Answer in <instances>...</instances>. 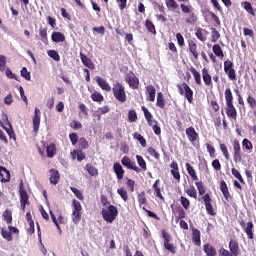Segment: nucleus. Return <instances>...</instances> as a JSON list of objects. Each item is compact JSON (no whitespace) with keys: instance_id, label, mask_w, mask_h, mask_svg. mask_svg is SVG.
<instances>
[{"instance_id":"f257e3e1","label":"nucleus","mask_w":256,"mask_h":256,"mask_svg":"<svg viewBox=\"0 0 256 256\" xmlns=\"http://www.w3.org/2000/svg\"><path fill=\"white\" fill-rule=\"evenodd\" d=\"M185 167L192 181H196L195 185L205 205L206 213H208V215H211V217H215V215H217V212H215V209L213 208V199H211V195L209 193L205 194V184L199 181V177L197 176L195 168H193V166H191L189 162L185 164Z\"/></svg>"},{"instance_id":"f03ea898","label":"nucleus","mask_w":256,"mask_h":256,"mask_svg":"<svg viewBox=\"0 0 256 256\" xmlns=\"http://www.w3.org/2000/svg\"><path fill=\"white\" fill-rule=\"evenodd\" d=\"M224 95H225V101H226V107H225L226 115L228 119L237 121V108H235V105L233 104V92H231V88H226Z\"/></svg>"},{"instance_id":"7ed1b4c3","label":"nucleus","mask_w":256,"mask_h":256,"mask_svg":"<svg viewBox=\"0 0 256 256\" xmlns=\"http://www.w3.org/2000/svg\"><path fill=\"white\" fill-rule=\"evenodd\" d=\"M112 93L116 101L119 103H125L127 101V92H125V86H123V84L120 82L113 84Z\"/></svg>"},{"instance_id":"20e7f679","label":"nucleus","mask_w":256,"mask_h":256,"mask_svg":"<svg viewBox=\"0 0 256 256\" xmlns=\"http://www.w3.org/2000/svg\"><path fill=\"white\" fill-rule=\"evenodd\" d=\"M101 215L106 223H113L117 219V215H119V210L115 205L110 204L107 208L102 209Z\"/></svg>"},{"instance_id":"39448f33","label":"nucleus","mask_w":256,"mask_h":256,"mask_svg":"<svg viewBox=\"0 0 256 256\" xmlns=\"http://www.w3.org/2000/svg\"><path fill=\"white\" fill-rule=\"evenodd\" d=\"M180 8L182 13L186 15L185 23H189V25H193L197 23V14H195L194 8L192 5L180 4Z\"/></svg>"},{"instance_id":"423d86ee","label":"nucleus","mask_w":256,"mask_h":256,"mask_svg":"<svg viewBox=\"0 0 256 256\" xmlns=\"http://www.w3.org/2000/svg\"><path fill=\"white\" fill-rule=\"evenodd\" d=\"M83 206H81V202L77 200L72 201V221L75 225H79L81 222V217L83 215Z\"/></svg>"},{"instance_id":"0eeeda50","label":"nucleus","mask_w":256,"mask_h":256,"mask_svg":"<svg viewBox=\"0 0 256 256\" xmlns=\"http://www.w3.org/2000/svg\"><path fill=\"white\" fill-rule=\"evenodd\" d=\"M141 109L144 113L147 124L149 125V127H152L155 135H161V127L157 125V121H153V114H151V112H149V109H147V107L145 106H142Z\"/></svg>"},{"instance_id":"6e6552de","label":"nucleus","mask_w":256,"mask_h":256,"mask_svg":"<svg viewBox=\"0 0 256 256\" xmlns=\"http://www.w3.org/2000/svg\"><path fill=\"white\" fill-rule=\"evenodd\" d=\"M178 93L185 97L188 103H193V89L185 82L177 84Z\"/></svg>"},{"instance_id":"1a4fd4ad","label":"nucleus","mask_w":256,"mask_h":256,"mask_svg":"<svg viewBox=\"0 0 256 256\" xmlns=\"http://www.w3.org/2000/svg\"><path fill=\"white\" fill-rule=\"evenodd\" d=\"M224 72L230 81H237V71L235 70V64H233V61H224Z\"/></svg>"},{"instance_id":"9d476101","label":"nucleus","mask_w":256,"mask_h":256,"mask_svg":"<svg viewBox=\"0 0 256 256\" xmlns=\"http://www.w3.org/2000/svg\"><path fill=\"white\" fill-rule=\"evenodd\" d=\"M162 238L164 240L163 245L166 251H169L172 255H175V253H177V246L171 243V234L165 230H162Z\"/></svg>"},{"instance_id":"9b49d317","label":"nucleus","mask_w":256,"mask_h":256,"mask_svg":"<svg viewBox=\"0 0 256 256\" xmlns=\"http://www.w3.org/2000/svg\"><path fill=\"white\" fill-rule=\"evenodd\" d=\"M0 72L5 73L8 79H15V81H18L17 75L7 68V57H5V55H0Z\"/></svg>"},{"instance_id":"f8f14e48","label":"nucleus","mask_w":256,"mask_h":256,"mask_svg":"<svg viewBox=\"0 0 256 256\" xmlns=\"http://www.w3.org/2000/svg\"><path fill=\"white\" fill-rule=\"evenodd\" d=\"M19 197H20V207L22 211H25V208L27 205H31V202L29 201V194L27 193V190H25V186H23L22 182L19 186Z\"/></svg>"},{"instance_id":"ddd939ff","label":"nucleus","mask_w":256,"mask_h":256,"mask_svg":"<svg viewBox=\"0 0 256 256\" xmlns=\"http://www.w3.org/2000/svg\"><path fill=\"white\" fill-rule=\"evenodd\" d=\"M232 147L234 163H241V161H243V152L241 151V144L239 143V140L234 139L232 141Z\"/></svg>"},{"instance_id":"4468645a","label":"nucleus","mask_w":256,"mask_h":256,"mask_svg":"<svg viewBox=\"0 0 256 256\" xmlns=\"http://www.w3.org/2000/svg\"><path fill=\"white\" fill-rule=\"evenodd\" d=\"M239 225L241 229L246 233L248 239H255V233L253 232V229H255V224H253V221H249L248 223H245V220H240Z\"/></svg>"},{"instance_id":"2eb2a0df","label":"nucleus","mask_w":256,"mask_h":256,"mask_svg":"<svg viewBox=\"0 0 256 256\" xmlns=\"http://www.w3.org/2000/svg\"><path fill=\"white\" fill-rule=\"evenodd\" d=\"M4 125L3 122H0V126L6 131L9 139H12V141H17V136L15 135V131L13 130V126L11 125V122L9 121V118L5 116Z\"/></svg>"},{"instance_id":"dca6fc26","label":"nucleus","mask_w":256,"mask_h":256,"mask_svg":"<svg viewBox=\"0 0 256 256\" xmlns=\"http://www.w3.org/2000/svg\"><path fill=\"white\" fill-rule=\"evenodd\" d=\"M125 82L129 85L130 89H139V78L133 73V71H129L125 76Z\"/></svg>"},{"instance_id":"f3484780","label":"nucleus","mask_w":256,"mask_h":256,"mask_svg":"<svg viewBox=\"0 0 256 256\" xmlns=\"http://www.w3.org/2000/svg\"><path fill=\"white\" fill-rule=\"evenodd\" d=\"M121 164L123 167H126V169H130L131 171H135V173H141V168L137 166L135 161L131 160L129 156H124L121 159Z\"/></svg>"},{"instance_id":"a211bd4d","label":"nucleus","mask_w":256,"mask_h":256,"mask_svg":"<svg viewBox=\"0 0 256 256\" xmlns=\"http://www.w3.org/2000/svg\"><path fill=\"white\" fill-rule=\"evenodd\" d=\"M170 168V173L173 176V179H175L177 183H181V173L179 172V164L177 161H172Z\"/></svg>"},{"instance_id":"6ab92c4d","label":"nucleus","mask_w":256,"mask_h":256,"mask_svg":"<svg viewBox=\"0 0 256 256\" xmlns=\"http://www.w3.org/2000/svg\"><path fill=\"white\" fill-rule=\"evenodd\" d=\"M228 247L233 256H239L241 254V248L239 247V241H237V239L231 238Z\"/></svg>"},{"instance_id":"aec40b11","label":"nucleus","mask_w":256,"mask_h":256,"mask_svg":"<svg viewBox=\"0 0 256 256\" xmlns=\"http://www.w3.org/2000/svg\"><path fill=\"white\" fill-rule=\"evenodd\" d=\"M41 125V111L39 108H35L33 117V131L34 133H39V127Z\"/></svg>"},{"instance_id":"412c9836","label":"nucleus","mask_w":256,"mask_h":256,"mask_svg":"<svg viewBox=\"0 0 256 256\" xmlns=\"http://www.w3.org/2000/svg\"><path fill=\"white\" fill-rule=\"evenodd\" d=\"M219 189L226 201H233V196H231V193L229 192V187L227 186V182H225V180H222L220 182Z\"/></svg>"},{"instance_id":"4be33fe9","label":"nucleus","mask_w":256,"mask_h":256,"mask_svg":"<svg viewBox=\"0 0 256 256\" xmlns=\"http://www.w3.org/2000/svg\"><path fill=\"white\" fill-rule=\"evenodd\" d=\"M95 81L102 91H106V93L111 91V85H109L107 80L103 79L101 76H96Z\"/></svg>"},{"instance_id":"5701e85b","label":"nucleus","mask_w":256,"mask_h":256,"mask_svg":"<svg viewBox=\"0 0 256 256\" xmlns=\"http://www.w3.org/2000/svg\"><path fill=\"white\" fill-rule=\"evenodd\" d=\"M186 135L190 143H195V141L199 139V133L195 131V128L193 126H190L189 128L186 129Z\"/></svg>"},{"instance_id":"b1692460","label":"nucleus","mask_w":256,"mask_h":256,"mask_svg":"<svg viewBox=\"0 0 256 256\" xmlns=\"http://www.w3.org/2000/svg\"><path fill=\"white\" fill-rule=\"evenodd\" d=\"M202 79L206 87H213V79L211 78V74H209V70L207 68L202 69Z\"/></svg>"},{"instance_id":"393cba45","label":"nucleus","mask_w":256,"mask_h":256,"mask_svg":"<svg viewBox=\"0 0 256 256\" xmlns=\"http://www.w3.org/2000/svg\"><path fill=\"white\" fill-rule=\"evenodd\" d=\"M80 59L84 67L91 70L95 69V63H93V60L87 57V55L83 54V52H80Z\"/></svg>"},{"instance_id":"a878e982","label":"nucleus","mask_w":256,"mask_h":256,"mask_svg":"<svg viewBox=\"0 0 256 256\" xmlns=\"http://www.w3.org/2000/svg\"><path fill=\"white\" fill-rule=\"evenodd\" d=\"M0 181L1 183H7L11 181V173L7 168L0 166Z\"/></svg>"},{"instance_id":"bb28decb","label":"nucleus","mask_w":256,"mask_h":256,"mask_svg":"<svg viewBox=\"0 0 256 256\" xmlns=\"http://www.w3.org/2000/svg\"><path fill=\"white\" fill-rule=\"evenodd\" d=\"M113 169L118 181H121V179L125 177V170L123 169V166H121L118 162H116L113 165Z\"/></svg>"},{"instance_id":"cd10ccee","label":"nucleus","mask_w":256,"mask_h":256,"mask_svg":"<svg viewBox=\"0 0 256 256\" xmlns=\"http://www.w3.org/2000/svg\"><path fill=\"white\" fill-rule=\"evenodd\" d=\"M159 183H161V180L157 179L152 185V189L154 191L155 197H157L161 201H165V197H163V194H161V188L159 187Z\"/></svg>"},{"instance_id":"c85d7f7f","label":"nucleus","mask_w":256,"mask_h":256,"mask_svg":"<svg viewBox=\"0 0 256 256\" xmlns=\"http://www.w3.org/2000/svg\"><path fill=\"white\" fill-rule=\"evenodd\" d=\"M188 49L194 59H199V52L197 51V43L193 40H188Z\"/></svg>"},{"instance_id":"c756f323","label":"nucleus","mask_w":256,"mask_h":256,"mask_svg":"<svg viewBox=\"0 0 256 256\" xmlns=\"http://www.w3.org/2000/svg\"><path fill=\"white\" fill-rule=\"evenodd\" d=\"M207 30L201 28V27H198L195 29V35L197 37V39H199V41H202V43H205V41H207Z\"/></svg>"},{"instance_id":"7c9ffc66","label":"nucleus","mask_w":256,"mask_h":256,"mask_svg":"<svg viewBox=\"0 0 256 256\" xmlns=\"http://www.w3.org/2000/svg\"><path fill=\"white\" fill-rule=\"evenodd\" d=\"M203 251L206 256H217V249H215L210 243L203 245Z\"/></svg>"},{"instance_id":"2f4dec72","label":"nucleus","mask_w":256,"mask_h":256,"mask_svg":"<svg viewBox=\"0 0 256 256\" xmlns=\"http://www.w3.org/2000/svg\"><path fill=\"white\" fill-rule=\"evenodd\" d=\"M59 179H61V175L59 171L56 169H50V183L51 185H57L59 183Z\"/></svg>"},{"instance_id":"473e14b6","label":"nucleus","mask_w":256,"mask_h":256,"mask_svg":"<svg viewBox=\"0 0 256 256\" xmlns=\"http://www.w3.org/2000/svg\"><path fill=\"white\" fill-rule=\"evenodd\" d=\"M146 93H148V101L153 103V101H155V96L157 95V90L155 89V86H146Z\"/></svg>"},{"instance_id":"72a5a7b5","label":"nucleus","mask_w":256,"mask_h":256,"mask_svg":"<svg viewBox=\"0 0 256 256\" xmlns=\"http://www.w3.org/2000/svg\"><path fill=\"white\" fill-rule=\"evenodd\" d=\"M192 241L197 247H201V231L196 228L192 229Z\"/></svg>"},{"instance_id":"f704fd0d","label":"nucleus","mask_w":256,"mask_h":256,"mask_svg":"<svg viewBox=\"0 0 256 256\" xmlns=\"http://www.w3.org/2000/svg\"><path fill=\"white\" fill-rule=\"evenodd\" d=\"M71 157L72 159H77V161H83L87 158V155L85 152H83V150H73L71 152Z\"/></svg>"},{"instance_id":"c9c22d12","label":"nucleus","mask_w":256,"mask_h":256,"mask_svg":"<svg viewBox=\"0 0 256 256\" xmlns=\"http://www.w3.org/2000/svg\"><path fill=\"white\" fill-rule=\"evenodd\" d=\"M51 39L54 43H63L65 41V35L61 32H53Z\"/></svg>"},{"instance_id":"e433bc0d","label":"nucleus","mask_w":256,"mask_h":256,"mask_svg":"<svg viewBox=\"0 0 256 256\" xmlns=\"http://www.w3.org/2000/svg\"><path fill=\"white\" fill-rule=\"evenodd\" d=\"M212 51L216 57H219V59H223L225 57V53H223V48H221V45L214 44L212 47Z\"/></svg>"},{"instance_id":"4c0bfd02","label":"nucleus","mask_w":256,"mask_h":256,"mask_svg":"<svg viewBox=\"0 0 256 256\" xmlns=\"http://www.w3.org/2000/svg\"><path fill=\"white\" fill-rule=\"evenodd\" d=\"M241 7H243V9H245V11L249 13V15L255 17V10H253V5H251V2L244 1L241 3Z\"/></svg>"},{"instance_id":"58836bf2","label":"nucleus","mask_w":256,"mask_h":256,"mask_svg":"<svg viewBox=\"0 0 256 256\" xmlns=\"http://www.w3.org/2000/svg\"><path fill=\"white\" fill-rule=\"evenodd\" d=\"M190 73H192L194 77V81L196 85H202L201 82V73L195 69V67H190Z\"/></svg>"},{"instance_id":"ea45409f","label":"nucleus","mask_w":256,"mask_h":256,"mask_svg":"<svg viewBox=\"0 0 256 256\" xmlns=\"http://www.w3.org/2000/svg\"><path fill=\"white\" fill-rule=\"evenodd\" d=\"M47 157L52 159V157H55L57 155V148L55 147V144L51 143L46 148Z\"/></svg>"},{"instance_id":"a19ab883","label":"nucleus","mask_w":256,"mask_h":256,"mask_svg":"<svg viewBox=\"0 0 256 256\" xmlns=\"http://www.w3.org/2000/svg\"><path fill=\"white\" fill-rule=\"evenodd\" d=\"M85 169H86L87 173H89V175H91V177H97V175H99V170L95 166H93L89 163L86 164Z\"/></svg>"},{"instance_id":"79ce46f5","label":"nucleus","mask_w":256,"mask_h":256,"mask_svg":"<svg viewBox=\"0 0 256 256\" xmlns=\"http://www.w3.org/2000/svg\"><path fill=\"white\" fill-rule=\"evenodd\" d=\"M90 99H92V101L95 103H103V101H105V97L101 95V92L97 91L91 94Z\"/></svg>"},{"instance_id":"37998d69","label":"nucleus","mask_w":256,"mask_h":256,"mask_svg":"<svg viewBox=\"0 0 256 256\" xmlns=\"http://www.w3.org/2000/svg\"><path fill=\"white\" fill-rule=\"evenodd\" d=\"M2 216L4 217V221L7 223V225H11L13 223V214L11 213V210L6 209Z\"/></svg>"},{"instance_id":"c03bdc74","label":"nucleus","mask_w":256,"mask_h":256,"mask_svg":"<svg viewBox=\"0 0 256 256\" xmlns=\"http://www.w3.org/2000/svg\"><path fill=\"white\" fill-rule=\"evenodd\" d=\"M157 107L160 109H165V98L162 94V92L157 93V101H156Z\"/></svg>"},{"instance_id":"a18cd8bd","label":"nucleus","mask_w":256,"mask_h":256,"mask_svg":"<svg viewBox=\"0 0 256 256\" xmlns=\"http://www.w3.org/2000/svg\"><path fill=\"white\" fill-rule=\"evenodd\" d=\"M145 27L148 29L149 33H152V35H157V30L155 29V24L149 19L145 21Z\"/></svg>"},{"instance_id":"49530a36","label":"nucleus","mask_w":256,"mask_h":256,"mask_svg":"<svg viewBox=\"0 0 256 256\" xmlns=\"http://www.w3.org/2000/svg\"><path fill=\"white\" fill-rule=\"evenodd\" d=\"M136 161L140 167V169H142L143 171L147 170V162L145 161V159L143 158V156L141 155H136Z\"/></svg>"},{"instance_id":"de8ad7c7","label":"nucleus","mask_w":256,"mask_h":256,"mask_svg":"<svg viewBox=\"0 0 256 256\" xmlns=\"http://www.w3.org/2000/svg\"><path fill=\"white\" fill-rule=\"evenodd\" d=\"M137 201L140 207L141 205H147V196L145 195V191L138 193Z\"/></svg>"},{"instance_id":"09e8293b","label":"nucleus","mask_w":256,"mask_h":256,"mask_svg":"<svg viewBox=\"0 0 256 256\" xmlns=\"http://www.w3.org/2000/svg\"><path fill=\"white\" fill-rule=\"evenodd\" d=\"M39 36L42 43H48L47 28H39Z\"/></svg>"},{"instance_id":"8fccbe9b","label":"nucleus","mask_w":256,"mask_h":256,"mask_svg":"<svg viewBox=\"0 0 256 256\" xmlns=\"http://www.w3.org/2000/svg\"><path fill=\"white\" fill-rule=\"evenodd\" d=\"M133 137H134V139H136V141H139V143H140V145H142V147H147V140H145L143 135H141L138 132H135Z\"/></svg>"},{"instance_id":"3c124183","label":"nucleus","mask_w":256,"mask_h":256,"mask_svg":"<svg viewBox=\"0 0 256 256\" xmlns=\"http://www.w3.org/2000/svg\"><path fill=\"white\" fill-rule=\"evenodd\" d=\"M186 195L188 197H192V199H197V190L195 186H190L188 189L185 190Z\"/></svg>"},{"instance_id":"603ef678","label":"nucleus","mask_w":256,"mask_h":256,"mask_svg":"<svg viewBox=\"0 0 256 256\" xmlns=\"http://www.w3.org/2000/svg\"><path fill=\"white\" fill-rule=\"evenodd\" d=\"M231 173L236 179H238V181L245 185V179H243V176H241V172H239V170H237L236 168H232Z\"/></svg>"},{"instance_id":"864d4df0","label":"nucleus","mask_w":256,"mask_h":256,"mask_svg":"<svg viewBox=\"0 0 256 256\" xmlns=\"http://www.w3.org/2000/svg\"><path fill=\"white\" fill-rule=\"evenodd\" d=\"M220 151L222 152V154L225 157L226 161H229L231 159V155L229 154V149H227V145L220 144Z\"/></svg>"},{"instance_id":"5fc2aeb1","label":"nucleus","mask_w":256,"mask_h":256,"mask_svg":"<svg viewBox=\"0 0 256 256\" xmlns=\"http://www.w3.org/2000/svg\"><path fill=\"white\" fill-rule=\"evenodd\" d=\"M70 191H72V193H74L75 197L77 199H79V201H83V199H85V197L83 196V192H81L79 189L71 186Z\"/></svg>"},{"instance_id":"6e6d98bb","label":"nucleus","mask_w":256,"mask_h":256,"mask_svg":"<svg viewBox=\"0 0 256 256\" xmlns=\"http://www.w3.org/2000/svg\"><path fill=\"white\" fill-rule=\"evenodd\" d=\"M242 147L243 149H246V151H253V143L247 138L243 139Z\"/></svg>"},{"instance_id":"4d7b16f0","label":"nucleus","mask_w":256,"mask_h":256,"mask_svg":"<svg viewBox=\"0 0 256 256\" xmlns=\"http://www.w3.org/2000/svg\"><path fill=\"white\" fill-rule=\"evenodd\" d=\"M1 235L3 239H6V241H13V235L11 234V231H7L4 228H1Z\"/></svg>"},{"instance_id":"13d9d810","label":"nucleus","mask_w":256,"mask_h":256,"mask_svg":"<svg viewBox=\"0 0 256 256\" xmlns=\"http://www.w3.org/2000/svg\"><path fill=\"white\" fill-rule=\"evenodd\" d=\"M117 193L123 201H129V194H127V190H125V188H118Z\"/></svg>"},{"instance_id":"bf43d9fd","label":"nucleus","mask_w":256,"mask_h":256,"mask_svg":"<svg viewBox=\"0 0 256 256\" xmlns=\"http://www.w3.org/2000/svg\"><path fill=\"white\" fill-rule=\"evenodd\" d=\"M48 56L51 57V59H53L54 61H61V56L59 55V52H57V50H49Z\"/></svg>"},{"instance_id":"052dcab7","label":"nucleus","mask_w":256,"mask_h":256,"mask_svg":"<svg viewBox=\"0 0 256 256\" xmlns=\"http://www.w3.org/2000/svg\"><path fill=\"white\" fill-rule=\"evenodd\" d=\"M165 4L168 9L175 10L179 8V4L175 0H165Z\"/></svg>"},{"instance_id":"680f3d73","label":"nucleus","mask_w":256,"mask_h":256,"mask_svg":"<svg viewBox=\"0 0 256 256\" xmlns=\"http://www.w3.org/2000/svg\"><path fill=\"white\" fill-rule=\"evenodd\" d=\"M219 37H221V34H219V31L215 28H211V39L212 43H217L219 41Z\"/></svg>"},{"instance_id":"e2e57ef3","label":"nucleus","mask_w":256,"mask_h":256,"mask_svg":"<svg viewBox=\"0 0 256 256\" xmlns=\"http://www.w3.org/2000/svg\"><path fill=\"white\" fill-rule=\"evenodd\" d=\"M128 120L130 123H135V121H137V111L130 110L128 112Z\"/></svg>"},{"instance_id":"0e129e2a","label":"nucleus","mask_w":256,"mask_h":256,"mask_svg":"<svg viewBox=\"0 0 256 256\" xmlns=\"http://www.w3.org/2000/svg\"><path fill=\"white\" fill-rule=\"evenodd\" d=\"M20 73H21V77H24L26 81H31V72L27 71V67H23Z\"/></svg>"},{"instance_id":"69168bd1","label":"nucleus","mask_w":256,"mask_h":256,"mask_svg":"<svg viewBox=\"0 0 256 256\" xmlns=\"http://www.w3.org/2000/svg\"><path fill=\"white\" fill-rule=\"evenodd\" d=\"M180 203L185 209H189V207H191V202L187 199V197L181 196Z\"/></svg>"},{"instance_id":"338daca9","label":"nucleus","mask_w":256,"mask_h":256,"mask_svg":"<svg viewBox=\"0 0 256 256\" xmlns=\"http://www.w3.org/2000/svg\"><path fill=\"white\" fill-rule=\"evenodd\" d=\"M247 103L251 109H255L256 107V99L255 97L248 95L247 97Z\"/></svg>"},{"instance_id":"774afa93","label":"nucleus","mask_w":256,"mask_h":256,"mask_svg":"<svg viewBox=\"0 0 256 256\" xmlns=\"http://www.w3.org/2000/svg\"><path fill=\"white\" fill-rule=\"evenodd\" d=\"M219 256H233V254L231 253V250H227L225 248H220L219 251Z\"/></svg>"}]
</instances>
